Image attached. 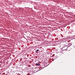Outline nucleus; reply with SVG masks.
I'll return each mask as SVG.
<instances>
[{
  "instance_id": "1",
  "label": "nucleus",
  "mask_w": 75,
  "mask_h": 75,
  "mask_svg": "<svg viewBox=\"0 0 75 75\" xmlns=\"http://www.w3.org/2000/svg\"><path fill=\"white\" fill-rule=\"evenodd\" d=\"M71 45H72L71 43H69L68 44V47H70V46H71Z\"/></svg>"
},
{
  "instance_id": "2",
  "label": "nucleus",
  "mask_w": 75,
  "mask_h": 75,
  "mask_svg": "<svg viewBox=\"0 0 75 75\" xmlns=\"http://www.w3.org/2000/svg\"><path fill=\"white\" fill-rule=\"evenodd\" d=\"M38 51H39V50L38 49L37 50H36L35 51L36 53H37V54H38Z\"/></svg>"
},
{
  "instance_id": "3",
  "label": "nucleus",
  "mask_w": 75,
  "mask_h": 75,
  "mask_svg": "<svg viewBox=\"0 0 75 75\" xmlns=\"http://www.w3.org/2000/svg\"><path fill=\"white\" fill-rule=\"evenodd\" d=\"M40 64L39 63H37L36 64V65L37 66H39V65H40Z\"/></svg>"
},
{
  "instance_id": "4",
  "label": "nucleus",
  "mask_w": 75,
  "mask_h": 75,
  "mask_svg": "<svg viewBox=\"0 0 75 75\" xmlns=\"http://www.w3.org/2000/svg\"><path fill=\"white\" fill-rule=\"evenodd\" d=\"M73 47H75V44H73Z\"/></svg>"
}]
</instances>
